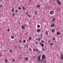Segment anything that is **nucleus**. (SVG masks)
I'll return each mask as SVG.
<instances>
[{"label": "nucleus", "mask_w": 63, "mask_h": 63, "mask_svg": "<svg viewBox=\"0 0 63 63\" xmlns=\"http://www.w3.org/2000/svg\"><path fill=\"white\" fill-rule=\"evenodd\" d=\"M29 1L30 2H31V0H29Z\"/></svg>", "instance_id": "6e6d98bb"}, {"label": "nucleus", "mask_w": 63, "mask_h": 63, "mask_svg": "<svg viewBox=\"0 0 63 63\" xmlns=\"http://www.w3.org/2000/svg\"><path fill=\"white\" fill-rule=\"evenodd\" d=\"M20 46H18V48H20Z\"/></svg>", "instance_id": "49530a36"}, {"label": "nucleus", "mask_w": 63, "mask_h": 63, "mask_svg": "<svg viewBox=\"0 0 63 63\" xmlns=\"http://www.w3.org/2000/svg\"><path fill=\"white\" fill-rule=\"evenodd\" d=\"M18 24H20V21H19Z\"/></svg>", "instance_id": "de8ad7c7"}, {"label": "nucleus", "mask_w": 63, "mask_h": 63, "mask_svg": "<svg viewBox=\"0 0 63 63\" xmlns=\"http://www.w3.org/2000/svg\"><path fill=\"white\" fill-rule=\"evenodd\" d=\"M29 50L30 51H32V49H31V48H30L29 49Z\"/></svg>", "instance_id": "4c0bfd02"}, {"label": "nucleus", "mask_w": 63, "mask_h": 63, "mask_svg": "<svg viewBox=\"0 0 63 63\" xmlns=\"http://www.w3.org/2000/svg\"><path fill=\"white\" fill-rule=\"evenodd\" d=\"M40 59H41V56H39L37 58V59L38 60V62H40V61H41V60H40Z\"/></svg>", "instance_id": "f03ea898"}, {"label": "nucleus", "mask_w": 63, "mask_h": 63, "mask_svg": "<svg viewBox=\"0 0 63 63\" xmlns=\"http://www.w3.org/2000/svg\"><path fill=\"white\" fill-rule=\"evenodd\" d=\"M40 63H43V61H44V59H41V60H40Z\"/></svg>", "instance_id": "9b49d317"}, {"label": "nucleus", "mask_w": 63, "mask_h": 63, "mask_svg": "<svg viewBox=\"0 0 63 63\" xmlns=\"http://www.w3.org/2000/svg\"><path fill=\"white\" fill-rule=\"evenodd\" d=\"M53 0V1H55V0Z\"/></svg>", "instance_id": "bf43d9fd"}, {"label": "nucleus", "mask_w": 63, "mask_h": 63, "mask_svg": "<svg viewBox=\"0 0 63 63\" xmlns=\"http://www.w3.org/2000/svg\"><path fill=\"white\" fill-rule=\"evenodd\" d=\"M37 39H36V40H37Z\"/></svg>", "instance_id": "13d9d810"}, {"label": "nucleus", "mask_w": 63, "mask_h": 63, "mask_svg": "<svg viewBox=\"0 0 63 63\" xmlns=\"http://www.w3.org/2000/svg\"><path fill=\"white\" fill-rule=\"evenodd\" d=\"M61 57H60V59H62V60H63V54H61Z\"/></svg>", "instance_id": "6e6552de"}, {"label": "nucleus", "mask_w": 63, "mask_h": 63, "mask_svg": "<svg viewBox=\"0 0 63 63\" xmlns=\"http://www.w3.org/2000/svg\"><path fill=\"white\" fill-rule=\"evenodd\" d=\"M42 59H45L46 58V56H45L44 55H43L42 56Z\"/></svg>", "instance_id": "20e7f679"}, {"label": "nucleus", "mask_w": 63, "mask_h": 63, "mask_svg": "<svg viewBox=\"0 0 63 63\" xmlns=\"http://www.w3.org/2000/svg\"><path fill=\"white\" fill-rule=\"evenodd\" d=\"M37 32H40V29H38L37 30Z\"/></svg>", "instance_id": "dca6fc26"}, {"label": "nucleus", "mask_w": 63, "mask_h": 63, "mask_svg": "<svg viewBox=\"0 0 63 63\" xmlns=\"http://www.w3.org/2000/svg\"><path fill=\"white\" fill-rule=\"evenodd\" d=\"M52 21L54 22L55 21V17H53V18H52Z\"/></svg>", "instance_id": "0eeeda50"}, {"label": "nucleus", "mask_w": 63, "mask_h": 63, "mask_svg": "<svg viewBox=\"0 0 63 63\" xmlns=\"http://www.w3.org/2000/svg\"><path fill=\"white\" fill-rule=\"evenodd\" d=\"M14 61H15V59H13L12 60V62H14Z\"/></svg>", "instance_id": "58836bf2"}, {"label": "nucleus", "mask_w": 63, "mask_h": 63, "mask_svg": "<svg viewBox=\"0 0 63 63\" xmlns=\"http://www.w3.org/2000/svg\"><path fill=\"white\" fill-rule=\"evenodd\" d=\"M18 9H19V10H20L21 9V7H18Z\"/></svg>", "instance_id": "37998d69"}, {"label": "nucleus", "mask_w": 63, "mask_h": 63, "mask_svg": "<svg viewBox=\"0 0 63 63\" xmlns=\"http://www.w3.org/2000/svg\"><path fill=\"white\" fill-rule=\"evenodd\" d=\"M48 43H49L50 42V40H48Z\"/></svg>", "instance_id": "864d4df0"}, {"label": "nucleus", "mask_w": 63, "mask_h": 63, "mask_svg": "<svg viewBox=\"0 0 63 63\" xmlns=\"http://www.w3.org/2000/svg\"><path fill=\"white\" fill-rule=\"evenodd\" d=\"M12 15L13 16H15V14L14 13H13Z\"/></svg>", "instance_id": "bb28decb"}, {"label": "nucleus", "mask_w": 63, "mask_h": 63, "mask_svg": "<svg viewBox=\"0 0 63 63\" xmlns=\"http://www.w3.org/2000/svg\"><path fill=\"white\" fill-rule=\"evenodd\" d=\"M9 51L10 52V53H12V50L11 49H10L9 50Z\"/></svg>", "instance_id": "cd10ccee"}, {"label": "nucleus", "mask_w": 63, "mask_h": 63, "mask_svg": "<svg viewBox=\"0 0 63 63\" xmlns=\"http://www.w3.org/2000/svg\"><path fill=\"white\" fill-rule=\"evenodd\" d=\"M12 11L13 12H14V8H13L12 10Z\"/></svg>", "instance_id": "2f4dec72"}, {"label": "nucleus", "mask_w": 63, "mask_h": 63, "mask_svg": "<svg viewBox=\"0 0 63 63\" xmlns=\"http://www.w3.org/2000/svg\"><path fill=\"white\" fill-rule=\"evenodd\" d=\"M54 31H55L54 30V29L52 30V33H54Z\"/></svg>", "instance_id": "412c9836"}, {"label": "nucleus", "mask_w": 63, "mask_h": 63, "mask_svg": "<svg viewBox=\"0 0 63 63\" xmlns=\"http://www.w3.org/2000/svg\"><path fill=\"white\" fill-rule=\"evenodd\" d=\"M29 40H31V37H29Z\"/></svg>", "instance_id": "ea45409f"}, {"label": "nucleus", "mask_w": 63, "mask_h": 63, "mask_svg": "<svg viewBox=\"0 0 63 63\" xmlns=\"http://www.w3.org/2000/svg\"><path fill=\"white\" fill-rule=\"evenodd\" d=\"M26 14L27 15V16H28L29 15V14H28V12H26Z\"/></svg>", "instance_id": "aec40b11"}, {"label": "nucleus", "mask_w": 63, "mask_h": 63, "mask_svg": "<svg viewBox=\"0 0 63 63\" xmlns=\"http://www.w3.org/2000/svg\"><path fill=\"white\" fill-rule=\"evenodd\" d=\"M27 41H29V39H27Z\"/></svg>", "instance_id": "5fc2aeb1"}, {"label": "nucleus", "mask_w": 63, "mask_h": 63, "mask_svg": "<svg viewBox=\"0 0 63 63\" xmlns=\"http://www.w3.org/2000/svg\"><path fill=\"white\" fill-rule=\"evenodd\" d=\"M55 26V25L52 24H51V25L50 26L51 28H53V27H54Z\"/></svg>", "instance_id": "423d86ee"}, {"label": "nucleus", "mask_w": 63, "mask_h": 63, "mask_svg": "<svg viewBox=\"0 0 63 63\" xmlns=\"http://www.w3.org/2000/svg\"><path fill=\"white\" fill-rule=\"evenodd\" d=\"M23 42L24 43H26V40H24L23 41Z\"/></svg>", "instance_id": "6ab92c4d"}, {"label": "nucleus", "mask_w": 63, "mask_h": 63, "mask_svg": "<svg viewBox=\"0 0 63 63\" xmlns=\"http://www.w3.org/2000/svg\"><path fill=\"white\" fill-rule=\"evenodd\" d=\"M56 34L57 35H59L61 34V33L59 32H57L56 33Z\"/></svg>", "instance_id": "9d476101"}, {"label": "nucleus", "mask_w": 63, "mask_h": 63, "mask_svg": "<svg viewBox=\"0 0 63 63\" xmlns=\"http://www.w3.org/2000/svg\"><path fill=\"white\" fill-rule=\"evenodd\" d=\"M46 35H48V32L47 31H46Z\"/></svg>", "instance_id": "a211bd4d"}, {"label": "nucleus", "mask_w": 63, "mask_h": 63, "mask_svg": "<svg viewBox=\"0 0 63 63\" xmlns=\"http://www.w3.org/2000/svg\"><path fill=\"white\" fill-rule=\"evenodd\" d=\"M25 60L26 61H27L28 60V58H24Z\"/></svg>", "instance_id": "ddd939ff"}, {"label": "nucleus", "mask_w": 63, "mask_h": 63, "mask_svg": "<svg viewBox=\"0 0 63 63\" xmlns=\"http://www.w3.org/2000/svg\"><path fill=\"white\" fill-rule=\"evenodd\" d=\"M2 4L0 5V8H2Z\"/></svg>", "instance_id": "f704fd0d"}, {"label": "nucleus", "mask_w": 63, "mask_h": 63, "mask_svg": "<svg viewBox=\"0 0 63 63\" xmlns=\"http://www.w3.org/2000/svg\"><path fill=\"white\" fill-rule=\"evenodd\" d=\"M40 7V6L39 5H37L36 6V7L37 8H39Z\"/></svg>", "instance_id": "4468645a"}, {"label": "nucleus", "mask_w": 63, "mask_h": 63, "mask_svg": "<svg viewBox=\"0 0 63 63\" xmlns=\"http://www.w3.org/2000/svg\"><path fill=\"white\" fill-rule=\"evenodd\" d=\"M7 30L8 31H10V29H8Z\"/></svg>", "instance_id": "3c124183"}, {"label": "nucleus", "mask_w": 63, "mask_h": 63, "mask_svg": "<svg viewBox=\"0 0 63 63\" xmlns=\"http://www.w3.org/2000/svg\"><path fill=\"white\" fill-rule=\"evenodd\" d=\"M22 29L24 30L25 29V27L24 25L21 26Z\"/></svg>", "instance_id": "1a4fd4ad"}, {"label": "nucleus", "mask_w": 63, "mask_h": 63, "mask_svg": "<svg viewBox=\"0 0 63 63\" xmlns=\"http://www.w3.org/2000/svg\"><path fill=\"white\" fill-rule=\"evenodd\" d=\"M35 14L36 15H37V14H38V12H37L36 11L35 12Z\"/></svg>", "instance_id": "473e14b6"}, {"label": "nucleus", "mask_w": 63, "mask_h": 63, "mask_svg": "<svg viewBox=\"0 0 63 63\" xmlns=\"http://www.w3.org/2000/svg\"><path fill=\"white\" fill-rule=\"evenodd\" d=\"M32 58H36V56H33L32 57Z\"/></svg>", "instance_id": "2eb2a0df"}, {"label": "nucleus", "mask_w": 63, "mask_h": 63, "mask_svg": "<svg viewBox=\"0 0 63 63\" xmlns=\"http://www.w3.org/2000/svg\"><path fill=\"white\" fill-rule=\"evenodd\" d=\"M59 8H57V11H59Z\"/></svg>", "instance_id": "a19ab883"}, {"label": "nucleus", "mask_w": 63, "mask_h": 63, "mask_svg": "<svg viewBox=\"0 0 63 63\" xmlns=\"http://www.w3.org/2000/svg\"><path fill=\"white\" fill-rule=\"evenodd\" d=\"M17 12H18V10H17L16 9L15 10L16 13H17Z\"/></svg>", "instance_id": "393cba45"}, {"label": "nucleus", "mask_w": 63, "mask_h": 63, "mask_svg": "<svg viewBox=\"0 0 63 63\" xmlns=\"http://www.w3.org/2000/svg\"><path fill=\"white\" fill-rule=\"evenodd\" d=\"M54 13V12H53V11H51L49 12L50 14V15H52V14H53Z\"/></svg>", "instance_id": "39448f33"}, {"label": "nucleus", "mask_w": 63, "mask_h": 63, "mask_svg": "<svg viewBox=\"0 0 63 63\" xmlns=\"http://www.w3.org/2000/svg\"><path fill=\"white\" fill-rule=\"evenodd\" d=\"M37 28H40V26L39 25H37Z\"/></svg>", "instance_id": "b1692460"}, {"label": "nucleus", "mask_w": 63, "mask_h": 63, "mask_svg": "<svg viewBox=\"0 0 63 63\" xmlns=\"http://www.w3.org/2000/svg\"><path fill=\"white\" fill-rule=\"evenodd\" d=\"M21 42H22V40H19L18 41V43H21Z\"/></svg>", "instance_id": "f3484780"}, {"label": "nucleus", "mask_w": 63, "mask_h": 63, "mask_svg": "<svg viewBox=\"0 0 63 63\" xmlns=\"http://www.w3.org/2000/svg\"><path fill=\"white\" fill-rule=\"evenodd\" d=\"M40 52H41V51H39L38 52V53H40Z\"/></svg>", "instance_id": "8fccbe9b"}, {"label": "nucleus", "mask_w": 63, "mask_h": 63, "mask_svg": "<svg viewBox=\"0 0 63 63\" xmlns=\"http://www.w3.org/2000/svg\"><path fill=\"white\" fill-rule=\"evenodd\" d=\"M35 44H36V45H37V44H39V43L37 41H35Z\"/></svg>", "instance_id": "5701e85b"}, {"label": "nucleus", "mask_w": 63, "mask_h": 63, "mask_svg": "<svg viewBox=\"0 0 63 63\" xmlns=\"http://www.w3.org/2000/svg\"><path fill=\"white\" fill-rule=\"evenodd\" d=\"M40 37H41V38H42V37H43V34H41V36H40Z\"/></svg>", "instance_id": "e433bc0d"}, {"label": "nucleus", "mask_w": 63, "mask_h": 63, "mask_svg": "<svg viewBox=\"0 0 63 63\" xmlns=\"http://www.w3.org/2000/svg\"><path fill=\"white\" fill-rule=\"evenodd\" d=\"M11 39H14V36H12L11 37Z\"/></svg>", "instance_id": "c85d7f7f"}, {"label": "nucleus", "mask_w": 63, "mask_h": 63, "mask_svg": "<svg viewBox=\"0 0 63 63\" xmlns=\"http://www.w3.org/2000/svg\"><path fill=\"white\" fill-rule=\"evenodd\" d=\"M40 38H38L37 39V40L38 41H40Z\"/></svg>", "instance_id": "7c9ffc66"}, {"label": "nucleus", "mask_w": 63, "mask_h": 63, "mask_svg": "<svg viewBox=\"0 0 63 63\" xmlns=\"http://www.w3.org/2000/svg\"><path fill=\"white\" fill-rule=\"evenodd\" d=\"M33 51H36V52H38L39 50L38 49L36 48V49H34L33 50Z\"/></svg>", "instance_id": "7ed1b4c3"}, {"label": "nucleus", "mask_w": 63, "mask_h": 63, "mask_svg": "<svg viewBox=\"0 0 63 63\" xmlns=\"http://www.w3.org/2000/svg\"><path fill=\"white\" fill-rule=\"evenodd\" d=\"M0 56H2V54H1L0 55Z\"/></svg>", "instance_id": "09e8293b"}, {"label": "nucleus", "mask_w": 63, "mask_h": 63, "mask_svg": "<svg viewBox=\"0 0 63 63\" xmlns=\"http://www.w3.org/2000/svg\"><path fill=\"white\" fill-rule=\"evenodd\" d=\"M42 50L43 51H44L45 50V49L44 48H42Z\"/></svg>", "instance_id": "79ce46f5"}, {"label": "nucleus", "mask_w": 63, "mask_h": 63, "mask_svg": "<svg viewBox=\"0 0 63 63\" xmlns=\"http://www.w3.org/2000/svg\"><path fill=\"white\" fill-rule=\"evenodd\" d=\"M44 42L45 41H44V40H42L41 41V43H44Z\"/></svg>", "instance_id": "a878e982"}, {"label": "nucleus", "mask_w": 63, "mask_h": 63, "mask_svg": "<svg viewBox=\"0 0 63 63\" xmlns=\"http://www.w3.org/2000/svg\"><path fill=\"white\" fill-rule=\"evenodd\" d=\"M53 40H55V38H54L53 39Z\"/></svg>", "instance_id": "603ef678"}, {"label": "nucleus", "mask_w": 63, "mask_h": 63, "mask_svg": "<svg viewBox=\"0 0 63 63\" xmlns=\"http://www.w3.org/2000/svg\"><path fill=\"white\" fill-rule=\"evenodd\" d=\"M17 1H19L20 0H17Z\"/></svg>", "instance_id": "4d7b16f0"}, {"label": "nucleus", "mask_w": 63, "mask_h": 63, "mask_svg": "<svg viewBox=\"0 0 63 63\" xmlns=\"http://www.w3.org/2000/svg\"><path fill=\"white\" fill-rule=\"evenodd\" d=\"M39 43L41 45V46H42V47H44V44L41 43L40 42H39Z\"/></svg>", "instance_id": "f8f14e48"}, {"label": "nucleus", "mask_w": 63, "mask_h": 63, "mask_svg": "<svg viewBox=\"0 0 63 63\" xmlns=\"http://www.w3.org/2000/svg\"><path fill=\"white\" fill-rule=\"evenodd\" d=\"M28 16L29 17H30H30H31V16L30 15H29L28 16Z\"/></svg>", "instance_id": "c9c22d12"}, {"label": "nucleus", "mask_w": 63, "mask_h": 63, "mask_svg": "<svg viewBox=\"0 0 63 63\" xmlns=\"http://www.w3.org/2000/svg\"><path fill=\"white\" fill-rule=\"evenodd\" d=\"M24 26H25L26 27V26H27V25L25 24L24 25Z\"/></svg>", "instance_id": "c03bdc74"}, {"label": "nucleus", "mask_w": 63, "mask_h": 63, "mask_svg": "<svg viewBox=\"0 0 63 63\" xmlns=\"http://www.w3.org/2000/svg\"><path fill=\"white\" fill-rule=\"evenodd\" d=\"M23 10H25V7H24L23 8Z\"/></svg>", "instance_id": "a18cd8bd"}, {"label": "nucleus", "mask_w": 63, "mask_h": 63, "mask_svg": "<svg viewBox=\"0 0 63 63\" xmlns=\"http://www.w3.org/2000/svg\"><path fill=\"white\" fill-rule=\"evenodd\" d=\"M50 45H53V44L52 43H50Z\"/></svg>", "instance_id": "c756f323"}, {"label": "nucleus", "mask_w": 63, "mask_h": 63, "mask_svg": "<svg viewBox=\"0 0 63 63\" xmlns=\"http://www.w3.org/2000/svg\"><path fill=\"white\" fill-rule=\"evenodd\" d=\"M56 2L59 5L61 4V2L60 1H59V0H57L56 1Z\"/></svg>", "instance_id": "f257e3e1"}, {"label": "nucleus", "mask_w": 63, "mask_h": 63, "mask_svg": "<svg viewBox=\"0 0 63 63\" xmlns=\"http://www.w3.org/2000/svg\"><path fill=\"white\" fill-rule=\"evenodd\" d=\"M8 60L6 59L5 60V62L6 63H7L8 62Z\"/></svg>", "instance_id": "4be33fe9"}, {"label": "nucleus", "mask_w": 63, "mask_h": 63, "mask_svg": "<svg viewBox=\"0 0 63 63\" xmlns=\"http://www.w3.org/2000/svg\"><path fill=\"white\" fill-rule=\"evenodd\" d=\"M44 62L45 63H47V61L45 60H44Z\"/></svg>", "instance_id": "72a5a7b5"}]
</instances>
